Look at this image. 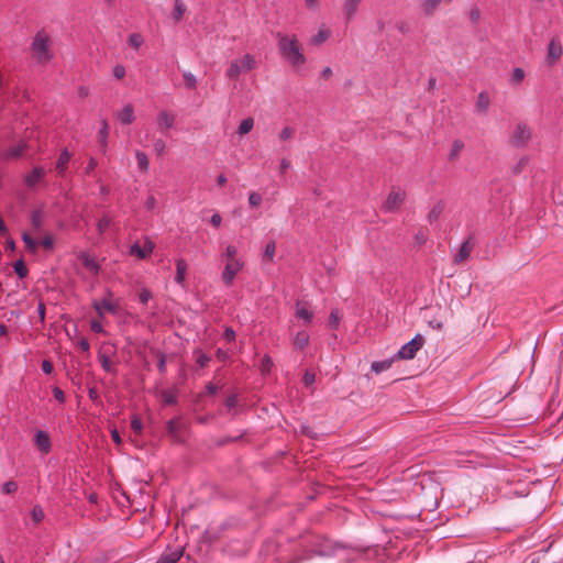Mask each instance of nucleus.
Masks as SVG:
<instances>
[{"instance_id": "423d86ee", "label": "nucleus", "mask_w": 563, "mask_h": 563, "mask_svg": "<svg viewBox=\"0 0 563 563\" xmlns=\"http://www.w3.org/2000/svg\"><path fill=\"white\" fill-rule=\"evenodd\" d=\"M424 343V339L417 334L409 342L404 344L398 352L389 358V364L395 360H411L415 357L416 353L422 347Z\"/></svg>"}, {"instance_id": "5701e85b", "label": "nucleus", "mask_w": 563, "mask_h": 563, "mask_svg": "<svg viewBox=\"0 0 563 563\" xmlns=\"http://www.w3.org/2000/svg\"><path fill=\"white\" fill-rule=\"evenodd\" d=\"M490 100L488 95L485 91L479 92L477 96V100L475 103V112L476 113H486L489 107Z\"/></svg>"}, {"instance_id": "6e6552de", "label": "nucleus", "mask_w": 563, "mask_h": 563, "mask_svg": "<svg viewBox=\"0 0 563 563\" xmlns=\"http://www.w3.org/2000/svg\"><path fill=\"white\" fill-rule=\"evenodd\" d=\"M154 247L155 244L148 238H145L142 243L135 242L131 246L130 254L136 258L145 260L153 253Z\"/></svg>"}, {"instance_id": "f3484780", "label": "nucleus", "mask_w": 563, "mask_h": 563, "mask_svg": "<svg viewBox=\"0 0 563 563\" xmlns=\"http://www.w3.org/2000/svg\"><path fill=\"white\" fill-rule=\"evenodd\" d=\"M187 271H188V264L184 258L176 260V274H175V282L181 286L183 288L186 287L187 282Z\"/></svg>"}, {"instance_id": "4468645a", "label": "nucleus", "mask_w": 563, "mask_h": 563, "mask_svg": "<svg viewBox=\"0 0 563 563\" xmlns=\"http://www.w3.org/2000/svg\"><path fill=\"white\" fill-rule=\"evenodd\" d=\"M406 198V191L401 187L389 188V211L400 207Z\"/></svg>"}, {"instance_id": "69168bd1", "label": "nucleus", "mask_w": 563, "mask_h": 563, "mask_svg": "<svg viewBox=\"0 0 563 563\" xmlns=\"http://www.w3.org/2000/svg\"><path fill=\"white\" fill-rule=\"evenodd\" d=\"M223 336L227 341L231 342L235 339V332L231 328H227Z\"/></svg>"}, {"instance_id": "6ab92c4d", "label": "nucleus", "mask_w": 563, "mask_h": 563, "mask_svg": "<svg viewBox=\"0 0 563 563\" xmlns=\"http://www.w3.org/2000/svg\"><path fill=\"white\" fill-rule=\"evenodd\" d=\"M79 261L81 262L82 266L92 275H97L100 269V265L98 261L89 255L88 253H81L79 255Z\"/></svg>"}, {"instance_id": "864d4df0", "label": "nucleus", "mask_w": 563, "mask_h": 563, "mask_svg": "<svg viewBox=\"0 0 563 563\" xmlns=\"http://www.w3.org/2000/svg\"><path fill=\"white\" fill-rule=\"evenodd\" d=\"M210 223L214 228H219L222 223V217L220 216V213H218V212L213 213L210 218Z\"/></svg>"}, {"instance_id": "680f3d73", "label": "nucleus", "mask_w": 563, "mask_h": 563, "mask_svg": "<svg viewBox=\"0 0 563 563\" xmlns=\"http://www.w3.org/2000/svg\"><path fill=\"white\" fill-rule=\"evenodd\" d=\"M290 167V162L287 158H283L279 164V172L284 175Z\"/></svg>"}, {"instance_id": "39448f33", "label": "nucleus", "mask_w": 563, "mask_h": 563, "mask_svg": "<svg viewBox=\"0 0 563 563\" xmlns=\"http://www.w3.org/2000/svg\"><path fill=\"white\" fill-rule=\"evenodd\" d=\"M21 238L26 252L31 254H36L38 246H43L45 250H52L54 246V239L48 233L35 240L30 232L23 231Z\"/></svg>"}, {"instance_id": "f704fd0d", "label": "nucleus", "mask_w": 563, "mask_h": 563, "mask_svg": "<svg viewBox=\"0 0 563 563\" xmlns=\"http://www.w3.org/2000/svg\"><path fill=\"white\" fill-rule=\"evenodd\" d=\"M31 223L33 227V232L38 234L41 227H42V212L41 211H34L31 216Z\"/></svg>"}, {"instance_id": "c9c22d12", "label": "nucleus", "mask_w": 563, "mask_h": 563, "mask_svg": "<svg viewBox=\"0 0 563 563\" xmlns=\"http://www.w3.org/2000/svg\"><path fill=\"white\" fill-rule=\"evenodd\" d=\"M128 43L130 46H132L133 48L135 49H139L143 43H144V38L141 34L139 33H132L129 35L128 37Z\"/></svg>"}, {"instance_id": "473e14b6", "label": "nucleus", "mask_w": 563, "mask_h": 563, "mask_svg": "<svg viewBox=\"0 0 563 563\" xmlns=\"http://www.w3.org/2000/svg\"><path fill=\"white\" fill-rule=\"evenodd\" d=\"M135 157H136V162H137V167L141 170L146 172L148 169V165H150L147 155L141 151H136Z\"/></svg>"}, {"instance_id": "e2e57ef3", "label": "nucleus", "mask_w": 563, "mask_h": 563, "mask_svg": "<svg viewBox=\"0 0 563 563\" xmlns=\"http://www.w3.org/2000/svg\"><path fill=\"white\" fill-rule=\"evenodd\" d=\"M154 148L158 155L163 154L165 151V142L163 140L155 141Z\"/></svg>"}, {"instance_id": "338daca9", "label": "nucleus", "mask_w": 563, "mask_h": 563, "mask_svg": "<svg viewBox=\"0 0 563 563\" xmlns=\"http://www.w3.org/2000/svg\"><path fill=\"white\" fill-rule=\"evenodd\" d=\"M385 365H386L385 362H374L372 364V369L376 373H380L385 369Z\"/></svg>"}, {"instance_id": "774afa93", "label": "nucleus", "mask_w": 563, "mask_h": 563, "mask_svg": "<svg viewBox=\"0 0 563 563\" xmlns=\"http://www.w3.org/2000/svg\"><path fill=\"white\" fill-rule=\"evenodd\" d=\"M144 205L146 209L152 210L156 206V199L153 196H148Z\"/></svg>"}, {"instance_id": "a19ab883", "label": "nucleus", "mask_w": 563, "mask_h": 563, "mask_svg": "<svg viewBox=\"0 0 563 563\" xmlns=\"http://www.w3.org/2000/svg\"><path fill=\"white\" fill-rule=\"evenodd\" d=\"M13 269L20 278H24L27 274V268L22 260H19L13 264Z\"/></svg>"}, {"instance_id": "9b49d317", "label": "nucleus", "mask_w": 563, "mask_h": 563, "mask_svg": "<svg viewBox=\"0 0 563 563\" xmlns=\"http://www.w3.org/2000/svg\"><path fill=\"white\" fill-rule=\"evenodd\" d=\"M563 53L562 44L559 37H552L547 51L545 62L549 66L555 65Z\"/></svg>"}, {"instance_id": "bf43d9fd", "label": "nucleus", "mask_w": 563, "mask_h": 563, "mask_svg": "<svg viewBox=\"0 0 563 563\" xmlns=\"http://www.w3.org/2000/svg\"><path fill=\"white\" fill-rule=\"evenodd\" d=\"M273 363L271 361V358L268 357H264L262 360V364H261V369L263 373H266V372H269L271 367H272Z\"/></svg>"}, {"instance_id": "cd10ccee", "label": "nucleus", "mask_w": 563, "mask_h": 563, "mask_svg": "<svg viewBox=\"0 0 563 563\" xmlns=\"http://www.w3.org/2000/svg\"><path fill=\"white\" fill-rule=\"evenodd\" d=\"M185 12L186 5L184 4V2L180 0H175L173 10V19L175 20V22H179L183 19Z\"/></svg>"}, {"instance_id": "c85d7f7f", "label": "nucleus", "mask_w": 563, "mask_h": 563, "mask_svg": "<svg viewBox=\"0 0 563 563\" xmlns=\"http://www.w3.org/2000/svg\"><path fill=\"white\" fill-rule=\"evenodd\" d=\"M25 150V145L24 143H19L18 145L7 150L3 154V156L5 158H16L19 157L20 155H22V153L24 152Z\"/></svg>"}, {"instance_id": "72a5a7b5", "label": "nucleus", "mask_w": 563, "mask_h": 563, "mask_svg": "<svg viewBox=\"0 0 563 563\" xmlns=\"http://www.w3.org/2000/svg\"><path fill=\"white\" fill-rule=\"evenodd\" d=\"M441 0H424L422 2L423 12L428 15L432 14L439 7Z\"/></svg>"}, {"instance_id": "4be33fe9", "label": "nucleus", "mask_w": 563, "mask_h": 563, "mask_svg": "<svg viewBox=\"0 0 563 563\" xmlns=\"http://www.w3.org/2000/svg\"><path fill=\"white\" fill-rule=\"evenodd\" d=\"M45 176V170L43 167H35L31 173L25 175L24 181L29 187L35 186L40 183Z\"/></svg>"}, {"instance_id": "c03bdc74", "label": "nucleus", "mask_w": 563, "mask_h": 563, "mask_svg": "<svg viewBox=\"0 0 563 563\" xmlns=\"http://www.w3.org/2000/svg\"><path fill=\"white\" fill-rule=\"evenodd\" d=\"M525 78V71L522 68H519V67H516L512 71V75H511V81L514 84H519Z\"/></svg>"}, {"instance_id": "7c9ffc66", "label": "nucleus", "mask_w": 563, "mask_h": 563, "mask_svg": "<svg viewBox=\"0 0 563 563\" xmlns=\"http://www.w3.org/2000/svg\"><path fill=\"white\" fill-rule=\"evenodd\" d=\"M309 342V334L306 331H300L294 339V345L297 349H303Z\"/></svg>"}, {"instance_id": "052dcab7", "label": "nucleus", "mask_w": 563, "mask_h": 563, "mask_svg": "<svg viewBox=\"0 0 563 563\" xmlns=\"http://www.w3.org/2000/svg\"><path fill=\"white\" fill-rule=\"evenodd\" d=\"M41 367H42V371H43L45 374H52V372H53V369H54L53 364H52L49 361H47V360H44V361L42 362Z\"/></svg>"}, {"instance_id": "3c124183", "label": "nucleus", "mask_w": 563, "mask_h": 563, "mask_svg": "<svg viewBox=\"0 0 563 563\" xmlns=\"http://www.w3.org/2000/svg\"><path fill=\"white\" fill-rule=\"evenodd\" d=\"M180 424V420L179 419H172L168 421L167 423V429H168V432H170L172 434H175L177 432V429Z\"/></svg>"}, {"instance_id": "a211bd4d", "label": "nucleus", "mask_w": 563, "mask_h": 563, "mask_svg": "<svg viewBox=\"0 0 563 563\" xmlns=\"http://www.w3.org/2000/svg\"><path fill=\"white\" fill-rule=\"evenodd\" d=\"M473 249H474V242L472 241V238L466 239L461 244L460 250L454 257V262L459 264V263L466 261L470 257Z\"/></svg>"}, {"instance_id": "49530a36", "label": "nucleus", "mask_w": 563, "mask_h": 563, "mask_svg": "<svg viewBox=\"0 0 563 563\" xmlns=\"http://www.w3.org/2000/svg\"><path fill=\"white\" fill-rule=\"evenodd\" d=\"M276 251V244L274 241L267 243L264 250V256L268 260H273Z\"/></svg>"}, {"instance_id": "de8ad7c7", "label": "nucleus", "mask_w": 563, "mask_h": 563, "mask_svg": "<svg viewBox=\"0 0 563 563\" xmlns=\"http://www.w3.org/2000/svg\"><path fill=\"white\" fill-rule=\"evenodd\" d=\"M295 134V130L290 126H285L280 133H279V139L282 141H288L290 140Z\"/></svg>"}, {"instance_id": "a18cd8bd", "label": "nucleus", "mask_w": 563, "mask_h": 563, "mask_svg": "<svg viewBox=\"0 0 563 563\" xmlns=\"http://www.w3.org/2000/svg\"><path fill=\"white\" fill-rule=\"evenodd\" d=\"M18 490V484L14 481H8L2 485V493L13 494Z\"/></svg>"}, {"instance_id": "4d7b16f0", "label": "nucleus", "mask_w": 563, "mask_h": 563, "mask_svg": "<svg viewBox=\"0 0 563 563\" xmlns=\"http://www.w3.org/2000/svg\"><path fill=\"white\" fill-rule=\"evenodd\" d=\"M316 375L312 372L307 371L303 375V383L309 386L314 383Z\"/></svg>"}, {"instance_id": "2eb2a0df", "label": "nucleus", "mask_w": 563, "mask_h": 563, "mask_svg": "<svg viewBox=\"0 0 563 563\" xmlns=\"http://www.w3.org/2000/svg\"><path fill=\"white\" fill-rule=\"evenodd\" d=\"M115 118L124 125L133 123L135 120L134 107L130 103L125 104L121 110L117 111Z\"/></svg>"}, {"instance_id": "bb28decb", "label": "nucleus", "mask_w": 563, "mask_h": 563, "mask_svg": "<svg viewBox=\"0 0 563 563\" xmlns=\"http://www.w3.org/2000/svg\"><path fill=\"white\" fill-rule=\"evenodd\" d=\"M443 210H444V202L438 201L428 213L429 222L432 223V222L437 221L439 219V217L441 216V213L443 212Z\"/></svg>"}, {"instance_id": "9d476101", "label": "nucleus", "mask_w": 563, "mask_h": 563, "mask_svg": "<svg viewBox=\"0 0 563 563\" xmlns=\"http://www.w3.org/2000/svg\"><path fill=\"white\" fill-rule=\"evenodd\" d=\"M390 485L393 487H389V503L405 498L410 486V481L393 478V483Z\"/></svg>"}, {"instance_id": "ddd939ff", "label": "nucleus", "mask_w": 563, "mask_h": 563, "mask_svg": "<svg viewBox=\"0 0 563 563\" xmlns=\"http://www.w3.org/2000/svg\"><path fill=\"white\" fill-rule=\"evenodd\" d=\"M157 128L159 131H166L174 126L176 121V114L168 110H163L157 115Z\"/></svg>"}, {"instance_id": "2f4dec72", "label": "nucleus", "mask_w": 563, "mask_h": 563, "mask_svg": "<svg viewBox=\"0 0 563 563\" xmlns=\"http://www.w3.org/2000/svg\"><path fill=\"white\" fill-rule=\"evenodd\" d=\"M464 148V143L461 140H455L452 143L451 151L449 153V159L454 161L460 155L461 151Z\"/></svg>"}, {"instance_id": "20e7f679", "label": "nucleus", "mask_w": 563, "mask_h": 563, "mask_svg": "<svg viewBox=\"0 0 563 563\" xmlns=\"http://www.w3.org/2000/svg\"><path fill=\"white\" fill-rule=\"evenodd\" d=\"M255 67V57L251 54H245L241 58L234 59L230 63V66L227 70V77L236 79L241 74L250 71Z\"/></svg>"}, {"instance_id": "0eeeda50", "label": "nucleus", "mask_w": 563, "mask_h": 563, "mask_svg": "<svg viewBox=\"0 0 563 563\" xmlns=\"http://www.w3.org/2000/svg\"><path fill=\"white\" fill-rule=\"evenodd\" d=\"M92 306L100 318H102L106 312L115 313L119 308V303L112 300L111 291H107V295L102 299L93 301Z\"/></svg>"}, {"instance_id": "58836bf2", "label": "nucleus", "mask_w": 563, "mask_h": 563, "mask_svg": "<svg viewBox=\"0 0 563 563\" xmlns=\"http://www.w3.org/2000/svg\"><path fill=\"white\" fill-rule=\"evenodd\" d=\"M98 135L100 137L101 144L104 146L107 143V139L109 136V124H108L107 120L101 121V128L98 132Z\"/></svg>"}, {"instance_id": "f03ea898", "label": "nucleus", "mask_w": 563, "mask_h": 563, "mask_svg": "<svg viewBox=\"0 0 563 563\" xmlns=\"http://www.w3.org/2000/svg\"><path fill=\"white\" fill-rule=\"evenodd\" d=\"M277 45L283 59H285L292 68L301 69L306 64L301 44L295 34H277Z\"/></svg>"}, {"instance_id": "393cba45", "label": "nucleus", "mask_w": 563, "mask_h": 563, "mask_svg": "<svg viewBox=\"0 0 563 563\" xmlns=\"http://www.w3.org/2000/svg\"><path fill=\"white\" fill-rule=\"evenodd\" d=\"M183 555L181 549H175L168 553L163 554L156 563H176Z\"/></svg>"}, {"instance_id": "f257e3e1", "label": "nucleus", "mask_w": 563, "mask_h": 563, "mask_svg": "<svg viewBox=\"0 0 563 563\" xmlns=\"http://www.w3.org/2000/svg\"><path fill=\"white\" fill-rule=\"evenodd\" d=\"M220 258L223 264L221 280L227 287H231L245 266L244 257L241 255L238 246L225 244Z\"/></svg>"}, {"instance_id": "f8f14e48", "label": "nucleus", "mask_w": 563, "mask_h": 563, "mask_svg": "<svg viewBox=\"0 0 563 563\" xmlns=\"http://www.w3.org/2000/svg\"><path fill=\"white\" fill-rule=\"evenodd\" d=\"M530 136L531 132L528 125L526 123H518L511 136V141L515 145L522 146L530 140Z\"/></svg>"}, {"instance_id": "1a4fd4ad", "label": "nucleus", "mask_w": 563, "mask_h": 563, "mask_svg": "<svg viewBox=\"0 0 563 563\" xmlns=\"http://www.w3.org/2000/svg\"><path fill=\"white\" fill-rule=\"evenodd\" d=\"M35 449L42 454L47 455L52 451V440L47 431L36 430L33 438Z\"/></svg>"}, {"instance_id": "603ef678", "label": "nucleus", "mask_w": 563, "mask_h": 563, "mask_svg": "<svg viewBox=\"0 0 563 563\" xmlns=\"http://www.w3.org/2000/svg\"><path fill=\"white\" fill-rule=\"evenodd\" d=\"M113 76L117 79H122L125 76V68L122 65H117L113 68Z\"/></svg>"}, {"instance_id": "4c0bfd02", "label": "nucleus", "mask_w": 563, "mask_h": 563, "mask_svg": "<svg viewBox=\"0 0 563 563\" xmlns=\"http://www.w3.org/2000/svg\"><path fill=\"white\" fill-rule=\"evenodd\" d=\"M342 319V314L339 310L334 309L331 311L329 317V325L332 329H336L340 324V321Z\"/></svg>"}, {"instance_id": "09e8293b", "label": "nucleus", "mask_w": 563, "mask_h": 563, "mask_svg": "<svg viewBox=\"0 0 563 563\" xmlns=\"http://www.w3.org/2000/svg\"><path fill=\"white\" fill-rule=\"evenodd\" d=\"M152 298V292L150 289L147 288H143L141 289V291L139 292V300L142 302V303H147L148 300Z\"/></svg>"}, {"instance_id": "c756f323", "label": "nucleus", "mask_w": 563, "mask_h": 563, "mask_svg": "<svg viewBox=\"0 0 563 563\" xmlns=\"http://www.w3.org/2000/svg\"><path fill=\"white\" fill-rule=\"evenodd\" d=\"M253 126H254V120L252 118H246L241 121V123L238 128V133L241 136L245 135L252 131Z\"/></svg>"}, {"instance_id": "79ce46f5", "label": "nucleus", "mask_w": 563, "mask_h": 563, "mask_svg": "<svg viewBox=\"0 0 563 563\" xmlns=\"http://www.w3.org/2000/svg\"><path fill=\"white\" fill-rule=\"evenodd\" d=\"M183 77L187 88L195 89L197 87V78L194 74L190 71H185Z\"/></svg>"}, {"instance_id": "5fc2aeb1", "label": "nucleus", "mask_w": 563, "mask_h": 563, "mask_svg": "<svg viewBox=\"0 0 563 563\" xmlns=\"http://www.w3.org/2000/svg\"><path fill=\"white\" fill-rule=\"evenodd\" d=\"M53 395H54L55 399L58 400L60 404H63L65 401V394L60 388L54 387Z\"/></svg>"}, {"instance_id": "412c9836", "label": "nucleus", "mask_w": 563, "mask_h": 563, "mask_svg": "<svg viewBox=\"0 0 563 563\" xmlns=\"http://www.w3.org/2000/svg\"><path fill=\"white\" fill-rule=\"evenodd\" d=\"M70 153L67 150L62 151L56 162L55 170L59 176H64L70 161Z\"/></svg>"}, {"instance_id": "6e6d98bb", "label": "nucleus", "mask_w": 563, "mask_h": 563, "mask_svg": "<svg viewBox=\"0 0 563 563\" xmlns=\"http://www.w3.org/2000/svg\"><path fill=\"white\" fill-rule=\"evenodd\" d=\"M90 329L96 332V333H102L103 332V328H102V324L99 320H92L90 322Z\"/></svg>"}, {"instance_id": "dca6fc26", "label": "nucleus", "mask_w": 563, "mask_h": 563, "mask_svg": "<svg viewBox=\"0 0 563 563\" xmlns=\"http://www.w3.org/2000/svg\"><path fill=\"white\" fill-rule=\"evenodd\" d=\"M295 314L298 319L302 320L305 324H309L313 318V312L309 305L303 301H298L296 303Z\"/></svg>"}, {"instance_id": "a878e982", "label": "nucleus", "mask_w": 563, "mask_h": 563, "mask_svg": "<svg viewBox=\"0 0 563 563\" xmlns=\"http://www.w3.org/2000/svg\"><path fill=\"white\" fill-rule=\"evenodd\" d=\"M131 428L134 433L132 441L137 442V438L142 434L143 423L142 420L137 416H133L131 419Z\"/></svg>"}, {"instance_id": "b1692460", "label": "nucleus", "mask_w": 563, "mask_h": 563, "mask_svg": "<svg viewBox=\"0 0 563 563\" xmlns=\"http://www.w3.org/2000/svg\"><path fill=\"white\" fill-rule=\"evenodd\" d=\"M361 0H345L343 3V12L345 14L346 20H351L358 8Z\"/></svg>"}, {"instance_id": "8fccbe9b", "label": "nucleus", "mask_w": 563, "mask_h": 563, "mask_svg": "<svg viewBox=\"0 0 563 563\" xmlns=\"http://www.w3.org/2000/svg\"><path fill=\"white\" fill-rule=\"evenodd\" d=\"M196 362H197V364H198L200 367H205V366H207V365H208V363L210 362V357H209L207 354H205V353H202V352H199V353L197 354Z\"/></svg>"}, {"instance_id": "13d9d810", "label": "nucleus", "mask_w": 563, "mask_h": 563, "mask_svg": "<svg viewBox=\"0 0 563 563\" xmlns=\"http://www.w3.org/2000/svg\"><path fill=\"white\" fill-rule=\"evenodd\" d=\"M415 240L417 244L422 245L427 241V234L422 230H419L415 235Z\"/></svg>"}, {"instance_id": "ea45409f", "label": "nucleus", "mask_w": 563, "mask_h": 563, "mask_svg": "<svg viewBox=\"0 0 563 563\" xmlns=\"http://www.w3.org/2000/svg\"><path fill=\"white\" fill-rule=\"evenodd\" d=\"M111 224V219L108 217V216H103L101 219L98 220L97 222V231L100 233V234H103L108 228L110 227Z\"/></svg>"}, {"instance_id": "e433bc0d", "label": "nucleus", "mask_w": 563, "mask_h": 563, "mask_svg": "<svg viewBox=\"0 0 563 563\" xmlns=\"http://www.w3.org/2000/svg\"><path fill=\"white\" fill-rule=\"evenodd\" d=\"M263 202V196L257 191L249 194V205L251 208H258Z\"/></svg>"}, {"instance_id": "0e129e2a", "label": "nucleus", "mask_w": 563, "mask_h": 563, "mask_svg": "<svg viewBox=\"0 0 563 563\" xmlns=\"http://www.w3.org/2000/svg\"><path fill=\"white\" fill-rule=\"evenodd\" d=\"M479 16H481V11L477 8L471 10L470 20L472 22L476 23L479 20Z\"/></svg>"}, {"instance_id": "37998d69", "label": "nucleus", "mask_w": 563, "mask_h": 563, "mask_svg": "<svg viewBox=\"0 0 563 563\" xmlns=\"http://www.w3.org/2000/svg\"><path fill=\"white\" fill-rule=\"evenodd\" d=\"M32 519L35 523H38L44 518V511L41 507L35 506L31 511Z\"/></svg>"}, {"instance_id": "7ed1b4c3", "label": "nucleus", "mask_w": 563, "mask_h": 563, "mask_svg": "<svg viewBox=\"0 0 563 563\" xmlns=\"http://www.w3.org/2000/svg\"><path fill=\"white\" fill-rule=\"evenodd\" d=\"M51 43V36L47 34V32L42 30L35 34L32 43V52L38 62L45 63L53 57Z\"/></svg>"}, {"instance_id": "aec40b11", "label": "nucleus", "mask_w": 563, "mask_h": 563, "mask_svg": "<svg viewBox=\"0 0 563 563\" xmlns=\"http://www.w3.org/2000/svg\"><path fill=\"white\" fill-rule=\"evenodd\" d=\"M331 36V30L325 25H320L317 33L310 37V44L319 46L323 44Z\"/></svg>"}]
</instances>
